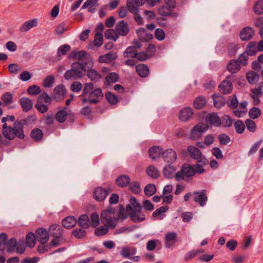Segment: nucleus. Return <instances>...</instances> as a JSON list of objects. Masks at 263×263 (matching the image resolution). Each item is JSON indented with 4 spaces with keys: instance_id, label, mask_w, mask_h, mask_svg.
<instances>
[{
    "instance_id": "1",
    "label": "nucleus",
    "mask_w": 263,
    "mask_h": 263,
    "mask_svg": "<svg viewBox=\"0 0 263 263\" xmlns=\"http://www.w3.org/2000/svg\"><path fill=\"white\" fill-rule=\"evenodd\" d=\"M89 63L87 62H73L71 65V69L67 70L64 74L67 80H78L81 79L86 72V66Z\"/></svg>"
},
{
    "instance_id": "2",
    "label": "nucleus",
    "mask_w": 263,
    "mask_h": 263,
    "mask_svg": "<svg viewBox=\"0 0 263 263\" xmlns=\"http://www.w3.org/2000/svg\"><path fill=\"white\" fill-rule=\"evenodd\" d=\"M2 134L6 139L11 140L17 137L20 139H24L25 136L24 130H21L20 127L16 124L15 121L13 126H8L7 123L3 124Z\"/></svg>"
},
{
    "instance_id": "3",
    "label": "nucleus",
    "mask_w": 263,
    "mask_h": 263,
    "mask_svg": "<svg viewBox=\"0 0 263 263\" xmlns=\"http://www.w3.org/2000/svg\"><path fill=\"white\" fill-rule=\"evenodd\" d=\"M195 174L194 166L189 164L185 163L181 166L180 170L176 173L175 178L177 181H181L185 180L186 177H192Z\"/></svg>"
},
{
    "instance_id": "4",
    "label": "nucleus",
    "mask_w": 263,
    "mask_h": 263,
    "mask_svg": "<svg viewBox=\"0 0 263 263\" xmlns=\"http://www.w3.org/2000/svg\"><path fill=\"white\" fill-rule=\"evenodd\" d=\"M209 128V126L203 123H199L195 125L191 130L190 138L192 140L199 139L202 134L205 132Z\"/></svg>"
},
{
    "instance_id": "5",
    "label": "nucleus",
    "mask_w": 263,
    "mask_h": 263,
    "mask_svg": "<svg viewBox=\"0 0 263 263\" xmlns=\"http://www.w3.org/2000/svg\"><path fill=\"white\" fill-rule=\"evenodd\" d=\"M126 208L133 222H141L145 219V215L143 213L139 214L131 204H127Z\"/></svg>"
},
{
    "instance_id": "6",
    "label": "nucleus",
    "mask_w": 263,
    "mask_h": 263,
    "mask_svg": "<svg viewBox=\"0 0 263 263\" xmlns=\"http://www.w3.org/2000/svg\"><path fill=\"white\" fill-rule=\"evenodd\" d=\"M111 191L109 187L105 189L101 186L97 187L93 192V197L98 201H103Z\"/></svg>"
},
{
    "instance_id": "7",
    "label": "nucleus",
    "mask_w": 263,
    "mask_h": 263,
    "mask_svg": "<svg viewBox=\"0 0 263 263\" xmlns=\"http://www.w3.org/2000/svg\"><path fill=\"white\" fill-rule=\"evenodd\" d=\"M115 30L119 35L126 36L129 31V27L128 24L123 20L119 21L116 25Z\"/></svg>"
},
{
    "instance_id": "8",
    "label": "nucleus",
    "mask_w": 263,
    "mask_h": 263,
    "mask_svg": "<svg viewBox=\"0 0 263 263\" xmlns=\"http://www.w3.org/2000/svg\"><path fill=\"white\" fill-rule=\"evenodd\" d=\"M164 161L169 163H173L177 159V154L175 151L172 148L166 149L163 151L162 156Z\"/></svg>"
},
{
    "instance_id": "9",
    "label": "nucleus",
    "mask_w": 263,
    "mask_h": 263,
    "mask_svg": "<svg viewBox=\"0 0 263 263\" xmlns=\"http://www.w3.org/2000/svg\"><path fill=\"white\" fill-rule=\"evenodd\" d=\"M35 236L38 241L42 245L46 244L49 239V235L47 231L45 229L42 228L36 230Z\"/></svg>"
},
{
    "instance_id": "10",
    "label": "nucleus",
    "mask_w": 263,
    "mask_h": 263,
    "mask_svg": "<svg viewBox=\"0 0 263 263\" xmlns=\"http://www.w3.org/2000/svg\"><path fill=\"white\" fill-rule=\"evenodd\" d=\"M36 120V117L34 115L27 116L26 118L21 120H16V124L20 127L21 130H24V126H29L32 124Z\"/></svg>"
},
{
    "instance_id": "11",
    "label": "nucleus",
    "mask_w": 263,
    "mask_h": 263,
    "mask_svg": "<svg viewBox=\"0 0 263 263\" xmlns=\"http://www.w3.org/2000/svg\"><path fill=\"white\" fill-rule=\"evenodd\" d=\"M254 34V30L251 27H245L242 28L239 34L240 38L242 41H247L251 40Z\"/></svg>"
},
{
    "instance_id": "12",
    "label": "nucleus",
    "mask_w": 263,
    "mask_h": 263,
    "mask_svg": "<svg viewBox=\"0 0 263 263\" xmlns=\"http://www.w3.org/2000/svg\"><path fill=\"white\" fill-rule=\"evenodd\" d=\"M193 196L194 200L198 203L201 206H203L206 204L208 197L205 194L204 190H202L201 192H194Z\"/></svg>"
},
{
    "instance_id": "13",
    "label": "nucleus",
    "mask_w": 263,
    "mask_h": 263,
    "mask_svg": "<svg viewBox=\"0 0 263 263\" xmlns=\"http://www.w3.org/2000/svg\"><path fill=\"white\" fill-rule=\"evenodd\" d=\"M177 234L176 232H167L165 236L164 246L166 248L172 247L177 241Z\"/></svg>"
},
{
    "instance_id": "14",
    "label": "nucleus",
    "mask_w": 263,
    "mask_h": 263,
    "mask_svg": "<svg viewBox=\"0 0 263 263\" xmlns=\"http://www.w3.org/2000/svg\"><path fill=\"white\" fill-rule=\"evenodd\" d=\"M193 115V109L191 107H185L180 111L179 118L181 121L186 122L191 118Z\"/></svg>"
},
{
    "instance_id": "15",
    "label": "nucleus",
    "mask_w": 263,
    "mask_h": 263,
    "mask_svg": "<svg viewBox=\"0 0 263 263\" xmlns=\"http://www.w3.org/2000/svg\"><path fill=\"white\" fill-rule=\"evenodd\" d=\"M205 121L207 123L216 127L221 125V119L215 112L209 114L206 117Z\"/></svg>"
},
{
    "instance_id": "16",
    "label": "nucleus",
    "mask_w": 263,
    "mask_h": 263,
    "mask_svg": "<svg viewBox=\"0 0 263 263\" xmlns=\"http://www.w3.org/2000/svg\"><path fill=\"white\" fill-rule=\"evenodd\" d=\"M65 93L66 89L64 85H58L53 90V99L57 102L60 101L63 99Z\"/></svg>"
},
{
    "instance_id": "17",
    "label": "nucleus",
    "mask_w": 263,
    "mask_h": 263,
    "mask_svg": "<svg viewBox=\"0 0 263 263\" xmlns=\"http://www.w3.org/2000/svg\"><path fill=\"white\" fill-rule=\"evenodd\" d=\"M218 88L220 92L224 95H227L232 92L233 85L230 81L223 80L220 83Z\"/></svg>"
},
{
    "instance_id": "18",
    "label": "nucleus",
    "mask_w": 263,
    "mask_h": 263,
    "mask_svg": "<svg viewBox=\"0 0 263 263\" xmlns=\"http://www.w3.org/2000/svg\"><path fill=\"white\" fill-rule=\"evenodd\" d=\"M136 32L139 39L141 41L148 42L151 40L153 37V34L147 32L144 28H140Z\"/></svg>"
},
{
    "instance_id": "19",
    "label": "nucleus",
    "mask_w": 263,
    "mask_h": 263,
    "mask_svg": "<svg viewBox=\"0 0 263 263\" xmlns=\"http://www.w3.org/2000/svg\"><path fill=\"white\" fill-rule=\"evenodd\" d=\"M163 152L162 148L159 146H153L148 150L149 157L154 160L160 158Z\"/></svg>"
},
{
    "instance_id": "20",
    "label": "nucleus",
    "mask_w": 263,
    "mask_h": 263,
    "mask_svg": "<svg viewBox=\"0 0 263 263\" xmlns=\"http://www.w3.org/2000/svg\"><path fill=\"white\" fill-rule=\"evenodd\" d=\"M92 64H89V66H87L88 68L86 69L87 75L88 77L92 81H99L102 78V75L100 74L96 70L92 69Z\"/></svg>"
},
{
    "instance_id": "21",
    "label": "nucleus",
    "mask_w": 263,
    "mask_h": 263,
    "mask_svg": "<svg viewBox=\"0 0 263 263\" xmlns=\"http://www.w3.org/2000/svg\"><path fill=\"white\" fill-rule=\"evenodd\" d=\"M20 103L23 111L24 112L29 111L33 107V102L31 100L28 98H21L20 100Z\"/></svg>"
},
{
    "instance_id": "22",
    "label": "nucleus",
    "mask_w": 263,
    "mask_h": 263,
    "mask_svg": "<svg viewBox=\"0 0 263 263\" xmlns=\"http://www.w3.org/2000/svg\"><path fill=\"white\" fill-rule=\"evenodd\" d=\"M98 0H86L83 4L81 9L88 8V11L90 13H93L95 11L96 7L99 6Z\"/></svg>"
},
{
    "instance_id": "23",
    "label": "nucleus",
    "mask_w": 263,
    "mask_h": 263,
    "mask_svg": "<svg viewBox=\"0 0 263 263\" xmlns=\"http://www.w3.org/2000/svg\"><path fill=\"white\" fill-rule=\"evenodd\" d=\"M116 182L119 186L124 187L129 184L130 178L128 175H121L117 178Z\"/></svg>"
},
{
    "instance_id": "24",
    "label": "nucleus",
    "mask_w": 263,
    "mask_h": 263,
    "mask_svg": "<svg viewBox=\"0 0 263 263\" xmlns=\"http://www.w3.org/2000/svg\"><path fill=\"white\" fill-rule=\"evenodd\" d=\"M228 70L232 73H235L240 70V64L237 60H231L227 65Z\"/></svg>"
},
{
    "instance_id": "25",
    "label": "nucleus",
    "mask_w": 263,
    "mask_h": 263,
    "mask_svg": "<svg viewBox=\"0 0 263 263\" xmlns=\"http://www.w3.org/2000/svg\"><path fill=\"white\" fill-rule=\"evenodd\" d=\"M77 223L82 229H88L90 225L89 217L86 214L81 215L77 220Z\"/></svg>"
},
{
    "instance_id": "26",
    "label": "nucleus",
    "mask_w": 263,
    "mask_h": 263,
    "mask_svg": "<svg viewBox=\"0 0 263 263\" xmlns=\"http://www.w3.org/2000/svg\"><path fill=\"white\" fill-rule=\"evenodd\" d=\"M77 223V220L73 216H67L62 220L63 226L67 229H70L74 227Z\"/></svg>"
},
{
    "instance_id": "27",
    "label": "nucleus",
    "mask_w": 263,
    "mask_h": 263,
    "mask_svg": "<svg viewBox=\"0 0 263 263\" xmlns=\"http://www.w3.org/2000/svg\"><path fill=\"white\" fill-rule=\"evenodd\" d=\"M187 151L191 157L194 159L198 160L201 158L202 153L200 150L194 146H189L187 147Z\"/></svg>"
},
{
    "instance_id": "28",
    "label": "nucleus",
    "mask_w": 263,
    "mask_h": 263,
    "mask_svg": "<svg viewBox=\"0 0 263 263\" xmlns=\"http://www.w3.org/2000/svg\"><path fill=\"white\" fill-rule=\"evenodd\" d=\"M37 25V22L36 18L32 19L25 22L20 27L21 32H26L33 27Z\"/></svg>"
},
{
    "instance_id": "29",
    "label": "nucleus",
    "mask_w": 263,
    "mask_h": 263,
    "mask_svg": "<svg viewBox=\"0 0 263 263\" xmlns=\"http://www.w3.org/2000/svg\"><path fill=\"white\" fill-rule=\"evenodd\" d=\"M136 70L137 73L142 78L146 77L149 73L148 67L143 64H139L136 65Z\"/></svg>"
},
{
    "instance_id": "30",
    "label": "nucleus",
    "mask_w": 263,
    "mask_h": 263,
    "mask_svg": "<svg viewBox=\"0 0 263 263\" xmlns=\"http://www.w3.org/2000/svg\"><path fill=\"white\" fill-rule=\"evenodd\" d=\"M215 107L220 108L226 104V99L220 95L213 94L212 96Z\"/></svg>"
},
{
    "instance_id": "31",
    "label": "nucleus",
    "mask_w": 263,
    "mask_h": 263,
    "mask_svg": "<svg viewBox=\"0 0 263 263\" xmlns=\"http://www.w3.org/2000/svg\"><path fill=\"white\" fill-rule=\"evenodd\" d=\"M126 6L129 12L132 14H137L139 11V6L134 0H126Z\"/></svg>"
},
{
    "instance_id": "32",
    "label": "nucleus",
    "mask_w": 263,
    "mask_h": 263,
    "mask_svg": "<svg viewBox=\"0 0 263 263\" xmlns=\"http://www.w3.org/2000/svg\"><path fill=\"white\" fill-rule=\"evenodd\" d=\"M67 108V107H65L55 114V119L58 122L63 123L66 121L67 116V113L66 111Z\"/></svg>"
},
{
    "instance_id": "33",
    "label": "nucleus",
    "mask_w": 263,
    "mask_h": 263,
    "mask_svg": "<svg viewBox=\"0 0 263 263\" xmlns=\"http://www.w3.org/2000/svg\"><path fill=\"white\" fill-rule=\"evenodd\" d=\"M119 76L116 72H110L105 78V84L110 85L119 81Z\"/></svg>"
},
{
    "instance_id": "34",
    "label": "nucleus",
    "mask_w": 263,
    "mask_h": 263,
    "mask_svg": "<svg viewBox=\"0 0 263 263\" xmlns=\"http://www.w3.org/2000/svg\"><path fill=\"white\" fill-rule=\"evenodd\" d=\"M246 51L249 53L250 56L255 55L258 51L257 43L255 41L249 42L247 46Z\"/></svg>"
},
{
    "instance_id": "35",
    "label": "nucleus",
    "mask_w": 263,
    "mask_h": 263,
    "mask_svg": "<svg viewBox=\"0 0 263 263\" xmlns=\"http://www.w3.org/2000/svg\"><path fill=\"white\" fill-rule=\"evenodd\" d=\"M206 103L205 98L203 96L198 97L194 101V107L197 109H200L203 108Z\"/></svg>"
},
{
    "instance_id": "36",
    "label": "nucleus",
    "mask_w": 263,
    "mask_h": 263,
    "mask_svg": "<svg viewBox=\"0 0 263 263\" xmlns=\"http://www.w3.org/2000/svg\"><path fill=\"white\" fill-rule=\"evenodd\" d=\"M176 170L175 167L170 163L163 168V175L167 178H172L174 176V172Z\"/></svg>"
},
{
    "instance_id": "37",
    "label": "nucleus",
    "mask_w": 263,
    "mask_h": 263,
    "mask_svg": "<svg viewBox=\"0 0 263 263\" xmlns=\"http://www.w3.org/2000/svg\"><path fill=\"white\" fill-rule=\"evenodd\" d=\"M137 55V51L135 46L128 47L123 52L125 58H136Z\"/></svg>"
},
{
    "instance_id": "38",
    "label": "nucleus",
    "mask_w": 263,
    "mask_h": 263,
    "mask_svg": "<svg viewBox=\"0 0 263 263\" xmlns=\"http://www.w3.org/2000/svg\"><path fill=\"white\" fill-rule=\"evenodd\" d=\"M62 229L59 224H52L49 229V233L51 236H62Z\"/></svg>"
},
{
    "instance_id": "39",
    "label": "nucleus",
    "mask_w": 263,
    "mask_h": 263,
    "mask_svg": "<svg viewBox=\"0 0 263 263\" xmlns=\"http://www.w3.org/2000/svg\"><path fill=\"white\" fill-rule=\"evenodd\" d=\"M147 175L153 179H157L159 176V172L158 170L153 165L149 166L146 169Z\"/></svg>"
},
{
    "instance_id": "40",
    "label": "nucleus",
    "mask_w": 263,
    "mask_h": 263,
    "mask_svg": "<svg viewBox=\"0 0 263 263\" xmlns=\"http://www.w3.org/2000/svg\"><path fill=\"white\" fill-rule=\"evenodd\" d=\"M36 238L35 235L32 232H29L27 234L26 242L27 246L29 248H33L35 245Z\"/></svg>"
},
{
    "instance_id": "41",
    "label": "nucleus",
    "mask_w": 263,
    "mask_h": 263,
    "mask_svg": "<svg viewBox=\"0 0 263 263\" xmlns=\"http://www.w3.org/2000/svg\"><path fill=\"white\" fill-rule=\"evenodd\" d=\"M31 137L35 141H39L42 139L43 133L41 129L38 128H34L30 134Z\"/></svg>"
},
{
    "instance_id": "42",
    "label": "nucleus",
    "mask_w": 263,
    "mask_h": 263,
    "mask_svg": "<svg viewBox=\"0 0 263 263\" xmlns=\"http://www.w3.org/2000/svg\"><path fill=\"white\" fill-rule=\"evenodd\" d=\"M104 36L106 39L112 40L114 41H116L118 39V33L116 31L112 29H107L104 33Z\"/></svg>"
},
{
    "instance_id": "43",
    "label": "nucleus",
    "mask_w": 263,
    "mask_h": 263,
    "mask_svg": "<svg viewBox=\"0 0 263 263\" xmlns=\"http://www.w3.org/2000/svg\"><path fill=\"white\" fill-rule=\"evenodd\" d=\"M144 192L147 197L152 196L156 192V187L154 184L149 183L147 184L144 189Z\"/></svg>"
},
{
    "instance_id": "44",
    "label": "nucleus",
    "mask_w": 263,
    "mask_h": 263,
    "mask_svg": "<svg viewBox=\"0 0 263 263\" xmlns=\"http://www.w3.org/2000/svg\"><path fill=\"white\" fill-rule=\"evenodd\" d=\"M136 251L134 248L132 250L127 247H123L120 251V254L124 258H129L130 255H133L135 254Z\"/></svg>"
},
{
    "instance_id": "45",
    "label": "nucleus",
    "mask_w": 263,
    "mask_h": 263,
    "mask_svg": "<svg viewBox=\"0 0 263 263\" xmlns=\"http://www.w3.org/2000/svg\"><path fill=\"white\" fill-rule=\"evenodd\" d=\"M247 78L250 84H254L257 82L259 79V76L256 72L251 71L247 73Z\"/></svg>"
},
{
    "instance_id": "46",
    "label": "nucleus",
    "mask_w": 263,
    "mask_h": 263,
    "mask_svg": "<svg viewBox=\"0 0 263 263\" xmlns=\"http://www.w3.org/2000/svg\"><path fill=\"white\" fill-rule=\"evenodd\" d=\"M238 49V45L234 43H229L227 47V50L229 56L234 57Z\"/></svg>"
},
{
    "instance_id": "47",
    "label": "nucleus",
    "mask_w": 263,
    "mask_h": 263,
    "mask_svg": "<svg viewBox=\"0 0 263 263\" xmlns=\"http://www.w3.org/2000/svg\"><path fill=\"white\" fill-rule=\"evenodd\" d=\"M254 12L258 15L263 13V0H258L253 7Z\"/></svg>"
},
{
    "instance_id": "48",
    "label": "nucleus",
    "mask_w": 263,
    "mask_h": 263,
    "mask_svg": "<svg viewBox=\"0 0 263 263\" xmlns=\"http://www.w3.org/2000/svg\"><path fill=\"white\" fill-rule=\"evenodd\" d=\"M17 244L16 239L14 238H11L7 240L6 249H7L8 252H11L16 248Z\"/></svg>"
},
{
    "instance_id": "49",
    "label": "nucleus",
    "mask_w": 263,
    "mask_h": 263,
    "mask_svg": "<svg viewBox=\"0 0 263 263\" xmlns=\"http://www.w3.org/2000/svg\"><path fill=\"white\" fill-rule=\"evenodd\" d=\"M261 110L259 108L253 107L250 109L249 111V116L250 119H255L261 115Z\"/></svg>"
},
{
    "instance_id": "50",
    "label": "nucleus",
    "mask_w": 263,
    "mask_h": 263,
    "mask_svg": "<svg viewBox=\"0 0 263 263\" xmlns=\"http://www.w3.org/2000/svg\"><path fill=\"white\" fill-rule=\"evenodd\" d=\"M88 95L89 99H93L92 98L95 97L99 100L100 98L103 97V93L101 88H96L92 90Z\"/></svg>"
},
{
    "instance_id": "51",
    "label": "nucleus",
    "mask_w": 263,
    "mask_h": 263,
    "mask_svg": "<svg viewBox=\"0 0 263 263\" xmlns=\"http://www.w3.org/2000/svg\"><path fill=\"white\" fill-rule=\"evenodd\" d=\"M114 213V211L112 209L103 211L101 214V219L102 222L103 223H105V222L108 220V219L112 217L111 216V214H113Z\"/></svg>"
},
{
    "instance_id": "52",
    "label": "nucleus",
    "mask_w": 263,
    "mask_h": 263,
    "mask_svg": "<svg viewBox=\"0 0 263 263\" xmlns=\"http://www.w3.org/2000/svg\"><path fill=\"white\" fill-rule=\"evenodd\" d=\"M103 41V36L102 32H97L95 35L93 44L97 47L102 46Z\"/></svg>"
},
{
    "instance_id": "53",
    "label": "nucleus",
    "mask_w": 263,
    "mask_h": 263,
    "mask_svg": "<svg viewBox=\"0 0 263 263\" xmlns=\"http://www.w3.org/2000/svg\"><path fill=\"white\" fill-rule=\"evenodd\" d=\"M8 236L5 233L0 234V251H4L7 247Z\"/></svg>"
},
{
    "instance_id": "54",
    "label": "nucleus",
    "mask_w": 263,
    "mask_h": 263,
    "mask_svg": "<svg viewBox=\"0 0 263 263\" xmlns=\"http://www.w3.org/2000/svg\"><path fill=\"white\" fill-rule=\"evenodd\" d=\"M234 127L236 133L239 134H242L246 128L243 122L240 120L234 123Z\"/></svg>"
},
{
    "instance_id": "55",
    "label": "nucleus",
    "mask_w": 263,
    "mask_h": 263,
    "mask_svg": "<svg viewBox=\"0 0 263 263\" xmlns=\"http://www.w3.org/2000/svg\"><path fill=\"white\" fill-rule=\"evenodd\" d=\"M130 202L131 205L133 206V208L135 209V210L137 211V212L140 214L142 213L141 211L142 210V206L140 204V203H139L136 198L132 196L130 199Z\"/></svg>"
},
{
    "instance_id": "56",
    "label": "nucleus",
    "mask_w": 263,
    "mask_h": 263,
    "mask_svg": "<svg viewBox=\"0 0 263 263\" xmlns=\"http://www.w3.org/2000/svg\"><path fill=\"white\" fill-rule=\"evenodd\" d=\"M1 98L5 106H7L12 103V95L9 92L3 94Z\"/></svg>"
},
{
    "instance_id": "57",
    "label": "nucleus",
    "mask_w": 263,
    "mask_h": 263,
    "mask_svg": "<svg viewBox=\"0 0 263 263\" xmlns=\"http://www.w3.org/2000/svg\"><path fill=\"white\" fill-rule=\"evenodd\" d=\"M105 97L108 102L111 104H116L118 102L117 96L110 91L106 93Z\"/></svg>"
},
{
    "instance_id": "58",
    "label": "nucleus",
    "mask_w": 263,
    "mask_h": 263,
    "mask_svg": "<svg viewBox=\"0 0 263 263\" xmlns=\"http://www.w3.org/2000/svg\"><path fill=\"white\" fill-rule=\"evenodd\" d=\"M129 189L135 194H138L141 191L140 184L137 181H133L129 183Z\"/></svg>"
},
{
    "instance_id": "59",
    "label": "nucleus",
    "mask_w": 263,
    "mask_h": 263,
    "mask_svg": "<svg viewBox=\"0 0 263 263\" xmlns=\"http://www.w3.org/2000/svg\"><path fill=\"white\" fill-rule=\"evenodd\" d=\"M221 119V124L223 127H230L232 125V121L231 117L227 115H223Z\"/></svg>"
},
{
    "instance_id": "60",
    "label": "nucleus",
    "mask_w": 263,
    "mask_h": 263,
    "mask_svg": "<svg viewBox=\"0 0 263 263\" xmlns=\"http://www.w3.org/2000/svg\"><path fill=\"white\" fill-rule=\"evenodd\" d=\"M70 49V46L68 44L60 46L57 50V56L60 57L62 55H65Z\"/></svg>"
},
{
    "instance_id": "61",
    "label": "nucleus",
    "mask_w": 263,
    "mask_h": 263,
    "mask_svg": "<svg viewBox=\"0 0 263 263\" xmlns=\"http://www.w3.org/2000/svg\"><path fill=\"white\" fill-rule=\"evenodd\" d=\"M93 84L91 82L86 83L84 84V88L83 92L81 97H84L86 95L89 94L92 90H93Z\"/></svg>"
},
{
    "instance_id": "62",
    "label": "nucleus",
    "mask_w": 263,
    "mask_h": 263,
    "mask_svg": "<svg viewBox=\"0 0 263 263\" xmlns=\"http://www.w3.org/2000/svg\"><path fill=\"white\" fill-rule=\"evenodd\" d=\"M245 124L249 131L252 133L255 132L257 126L254 121L251 119H248L245 121Z\"/></svg>"
},
{
    "instance_id": "63",
    "label": "nucleus",
    "mask_w": 263,
    "mask_h": 263,
    "mask_svg": "<svg viewBox=\"0 0 263 263\" xmlns=\"http://www.w3.org/2000/svg\"><path fill=\"white\" fill-rule=\"evenodd\" d=\"M84 229H75L73 230L72 234L76 238L81 239L84 237L86 234V232L84 230Z\"/></svg>"
},
{
    "instance_id": "64",
    "label": "nucleus",
    "mask_w": 263,
    "mask_h": 263,
    "mask_svg": "<svg viewBox=\"0 0 263 263\" xmlns=\"http://www.w3.org/2000/svg\"><path fill=\"white\" fill-rule=\"evenodd\" d=\"M172 9L167 6H162L158 10L159 14L164 16L170 15L172 13Z\"/></svg>"
}]
</instances>
